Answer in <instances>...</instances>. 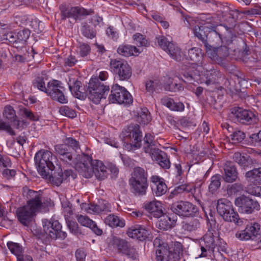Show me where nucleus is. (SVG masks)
I'll return each mask as SVG.
<instances>
[{
	"mask_svg": "<svg viewBox=\"0 0 261 261\" xmlns=\"http://www.w3.org/2000/svg\"><path fill=\"white\" fill-rule=\"evenodd\" d=\"M70 147L75 152H78L80 149L79 142L71 137L66 138L64 140V144L55 145L56 153L58 155L59 159L63 162L72 165L75 164L73 154L70 151Z\"/></svg>",
	"mask_w": 261,
	"mask_h": 261,
	"instance_id": "1",
	"label": "nucleus"
},
{
	"mask_svg": "<svg viewBox=\"0 0 261 261\" xmlns=\"http://www.w3.org/2000/svg\"><path fill=\"white\" fill-rule=\"evenodd\" d=\"M110 90L109 86L105 85L98 78L91 79L86 87V97L95 104L101 99L106 98Z\"/></svg>",
	"mask_w": 261,
	"mask_h": 261,
	"instance_id": "2",
	"label": "nucleus"
},
{
	"mask_svg": "<svg viewBox=\"0 0 261 261\" xmlns=\"http://www.w3.org/2000/svg\"><path fill=\"white\" fill-rule=\"evenodd\" d=\"M52 160V153L44 149L40 150L35 155L34 160L38 171L43 177L47 178L49 171H53L55 168Z\"/></svg>",
	"mask_w": 261,
	"mask_h": 261,
	"instance_id": "3",
	"label": "nucleus"
},
{
	"mask_svg": "<svg viewBox=\"0 0 261 261\" xmlns=\"http://www.w3.org/2000/svg\"><path fill=\"white\" fill-rule=\"evenodd\" d=\"M217 211L225 221L233 222L239 226L242 225L243 221L239 218L238 213L234 211L231 202L225 198L219 199Z\"/></svg>",
	"mask_w": 261,
	"mask_h": 261,
	"instance_id": "4",
	"label": "nucleus"
},
{
	"mask_svg": "<svg viewBox=\"0 0 261 261\" xmlns=\"http://www.w3.org/2000/svg\"><path fill=\"white\" fill-rule=\"evenodd\" d=\"M123 146L128 150H136L141 147L142 141V132L138 124H130L126 130Z\"/></svg>",
	"mask_w": 261,
	"mask_h": 261,
	"instance_id": "5",
	"label": "nucleus"
},
{
	"mask_svg": "<svg viewBox=\"0 0 261 261\" xmlns=\"http://www.w3.org/2000/svg\"><path fill=\"white\" fill-rule=\"evenodd\" d=\"M153 244L154 247L156 248V261H178L179 259L176 254L172 253V251L167 243L160 237H156L154 240Z\"/></svg>",
	"mask_w": 261,
	"mask_h": 261,
	"instance_id": "6",
	"label": "nucleus"
},
{
	"mask_svg": "<svg viewBox=\"0 0 261 261\" xmlns=\"http://www.w3.org/2000/svg\"><path fill=\"white\" fill-rule=\"evenodd\" d=\"M171 210L174 214L183 217H193L199 214L198 207L187 201L174 202L171 206Z\"/></svg>",
	"mask_w": 261,
	"mask_h": 261,
	"instance_id": "7",
	"label": "nucleus"
},
{
	"mask_svg": "<svg viewBox=\"0 0 261 261\" xmlns=\"http://www.w3.org/2000/svg\"><path fill=\"white\" fill-rule=\"evenodd\" d=\"M65 91V89L61 81L53 80L47 83L46 93L54 100L61 103H67L68 99L64 94Z\"/></svg>",
	"mask_w": 261,
	"mask_h": 261,
	"instance_id": "8",
	"label": "nucleus"
},
{
	"mask_svg": "<svg viewBox=\"0 0 261 261\" xmlns=\"http://www.w3.org/2000/svg\"><path fill=\"white\" fill-rule=\"evenodd\" d=\"M42 223L44 232L51 239L64 240L66 238L67 233L62 230V225L58 221L44 219Z\"/></svg>",
	"mask_w": 261,
	"mask_h": 261,
	"instance_id": "9",
	"label": "nucleus"
},
{
	"mask_svg": "<svg viewBox=\"0 0 261 261\" xmlns=\"http://www.w3.org/2000/svg\"><path fill=\"white\" fill-rule=\"evenodd\" d=\"M234 204L241 214H251L260 208L259 204L256 200L244 195L236 198Z\"/></svg>",
	"mask_w": 261,
	"mask_h": 261,
	"instance_id": "10",
	"label": "nucleus"
},
{
	"mask_svg": "<svg viewBox=\"0 0 261 261\" xmlns=\"http://www.w3.org/2000/svg\"><path fill=\"white\" fill-rule=\"evenodd\" d=\"M109 100L110 102L113 103L127 105L133 102V98L130 94L125 88L117 84L112 86Z\"/></svg>",
	"mask_w": 261,
	"mask_h": 261,
	"instance_id": "11",
	"label": "nucleus"
},
{
	"mask_svg": "<svg viewBox=\"0 0 261 261\" xmlns=\"http://www.w3.org/2000/svg\"><path fill=\"white\" fill-rule=\"evenodd\" d=\"M231 117L237 121L245 125L257 124L258 118L251 111L240 107H234L231 109Z\"/></svg>",
	"mask_w": 261,
	"mask_h": 261,
	"instance_id": "12",
	"label": "nucleus"
},
{
	"mask_svg": "<svg viewBox=\"0 0 261 261\" xmlns=\"http://www.w3.org/2000/svg\"><path fill=\"white\" fill-rule=\"evenodd\" d=\"M213 230L208 229L206 234L202 237L200 242L201 253L199 255L200 257H206L207 251H214V249L217 245L215 239L217 237L214 234Z\"/></svg>",
	"mask_w": 261,
	"mask_h": 261,
	"instance_id": "13",
	"label": "nucleus"
},
{
	"mask_svg": "<svg viewBox=\"0 0 261 261\" xmlns=\"http://www.w3.org/2000/svg\"><path fill=\"white\" fill-rule=\"evenodd\" d=\"M197 67H199V75L203 76L205 78V83L207 86L219 82L220 80L224 77L223 74L219 70L214 68L213 67L208 68V69L204 68L203 66Z\"/></svg>",
	"mask_w": 261,
	"mask_h": 261,
	"instance_id": "14",
	"label": "nucleus"
},
{
	"mask_svg": "<svg viewBox=\"0 0 261 261\" xmlns=\"http://www.w3.org/2000/svg\"><path fill=\"white\" fill-rule=\"evenodd\" d=\"M260 225L257 222H253L247 225L245 228L236 233V237L241 241L253 240L260 234Z\"/></svg>",
	"mask_w": 261,
	"mask_h": 261,
	"instance_id": "15",
	"label": "nucleus"
},
{
	"mask_svg": "<svg viewBox=\"0 0 261 261\" xmlns=\"http://www.w3.org/2000/svg\"><path fill=\"white\" fill-rule=\"evenodd\" d=\"M74 164H76V168L83 177L89 178L92 176L93 170L92 166V158L90 156L83 154L81 162H75Z\"/></svg>",
	"mask_w": 261,
	"mask_h": 261,
	"instance_id": "16",
	"label": "nucleus"
},
{
	"mask_svg": "<svg viewBox=\"0 0 261 261\" xmlns=\"http://www.w3.org/2000/svg\"><path fill=\"white\" fill-rule=\"evenodd\" d=\"M38 212L37 211L26 205L18 208L16 210L18 221L24 226H28L30 224L33 217Z\"/></svg>",
	"mask_w": 261,
	"mask_h": 261,
	"instance_id": "17",
	"label": "nucleus"
},
{
	"mask_svg": "<svg viewBox=\"0 0 261 261\" xmlns=\"http://www.w3.org/2000/svg\"><path fill=\"white\" fill-rule=\"evenodd\" d=\"M232 159L241 168L244 170L252 168L254 165H256V160L245 153L236 152L233 154Z\"/></svg>",
	"mask_w": 261,
	"mask_h": 261,
	"instance_id": "18",
	"label": "nucleus"
},
{
	"mask_svg": "<svg viewBox=\"0 0 261 261\" xmlns=\"http://www.w3.org/2000/svg\"><path fill=\"white\" fill-rule=\"evenodd\" d=\"M51 171L50 175H49V179L57 186L60 185L63 180H65L70 176L72 179H74L76 177V174L73 172L72 170H65L63 172L62 170L59 169L58 171H55L52 173Z\"/></svg>",
	"mask_w": 261,
	"mask_h": 261,
	"instance_id": "19",
	"label": "nucleus"
},
{
	"mask_svg": "<svg viewBox=\"0 0 261 261\" xmlns=\"http://www.w3.org/2000/svg\"><path fill=\"white\" fill-rule=\"evenodd\" d=\"M25 196L28 199L26 205L39 212L43 206L41 200V194L38 192L28 189Z\"/></svg>",
	"mask_w": 261,
	"mask_h": 261,
	"instance_id": "20",
	"label": "nucleus"
},
{
	"mask_svg": "<svg viewBox=\"0 0 261 261\" xmlns=\"http://www.w3.org/2000/svg\"><path fill=\"white\" fill-rule=\"evenodd\" d=\"M126 233L129 237L141 241L145 240L149 234L148 230L140 225L130 226L128 228Z\"/></svg>",
	"mask_w": 261,
	"mask_h": 261,
	"instance_id": "21",
	"label": "nucleus"
},
{
	"mask_svg": "<svg viewBox=\"0 0 261 261\" xmlns=\"http://www.w3.org/2000/svg\"><path fill=\"white\" fill-rule=\"evenodd\" d=\"M142 149L144 152L148 153L151 158L156 155L161 150L157 148L154 137L150 134H146L144 137Z\"/></svg>",
	"mask_w": 261,
	"mask_h": 261,
	"instance_id": "22",
	"label": "nucleus"
},
{
	"mask_svg": "<svg viewBox=\"0 0 261 261\" xmlns=\"http://www.w3.org/2000/svg\"><path fill=\"white\" fill-rule=\"evenodd\" d=\"M69 88L74 97L80 99H85L86 98V87L82 88L81 81L77 80L70 79L68 83Z\"/></svg>",
	"mask_w": 261,
	"mask_h": 261,
	"instance_id": "23",
	"label": "nucleus"
},
{
	"mask_svg": "<svg viewBox=\"0 0 261 261\" xmlns=\"http://www.w3.org/2000/svg\"><path fill=\"white\" fill-rule=\"evenodd\" d=\"M223 179L226 182L232 183L238 178V172L236 166L230 161H226L224 168Z\"/></svg>",
	"mask_w": 261,
	"mask_h": 261,
	"instance_id": "24",
	"label": "nucleus"
},
{
	"mask_svg": "<svg viewBox=\"0 0 261 261\" xmlns=\"http://www.w3.org/2000/svg\"><path fill=\"white\" fill-rule=\"evenodd\" d=\"M132 192L136 195L142 196L146 193L148 187V181L128 180Z\"/></svg>",
	"mask_w": 261,
	"mask_h": 261,
	"instance_id": "25",
	"label": "nucleus"
},
{
	"mask_svg": "<svg viewBox=\"0 0 261 261\" xmlns=\"http://www.w3.org/2000/svg\"><path fill=\"white\" fill-rule=\"evenodd\" d=\"M92 166L93 174L98 179L101 180L107 177V167L103 164L102 162L92 159Z\"/></svg>",
	"mask_w": 261,
	"mask_h": 261,
	"instance_id": "26",
	"label": "nucleus"
},
{
	"mask_svg": "<svg viewBox=\"0 0 261 261\" xmlns=\"http://www.w3.org/2000/svg\"><path fill=\"white\" fill-rule=\"evenodd\" d=\"M144 208L155 218H160L164 213L162 203L159 201H152L146 203Z\"/></svg>",
	"mask_w": 261,
	"mask_h": 261,
	"instance_id": "27",
	"label": "nucleus"
},
{
	"mask_svg": "<svg viewBox=\"0 0 261 261\" xmlns=\"http://www.w3.org/2000/svg\"><path fill=\"white\" fill-rule=\"evenodd\" d=\"M172 215L163 214L161 217V219L159 222V228L163 230H167L171 229L176 222V220L174 219V217H171Z\"/></svg>",
	"mask_w": 261,
	"mask_h": 261,
	"instance_id": "28",
	"label": "nucleus"
},
{
	"mask_svg": "<svg viewBox=\"0 0 261 261\" xmlns=\"http://www.w3.org/2000/svg\"><path fill=\"white\" fill-rule=\"evenodd\" d=\"M111 208L110 204L105 200H99L97 203L91 204L89 206V210L97 214L110 212Z\"/></svg>",
	"mask_w": 261,
	"mask_h": 261,
	"instance_id": "29",
	"label": "nucleus"
},
{
	"mask_svg": "<svg viewBox=\"0 0 261 261\" xmlns=\"http://www.w3.org/2000/svg\"><path fill=\"white\" fill-rule=\"evenodd\" d=\"M245 176L255 185H261V167L254 165L252 169L246 172Z\"/></svg>",
	"mask_w": 261,
	"mask_h": 261,
	"instance_id": "30",
	"label": "nucleus"
},
{
	"mask_svg": "<svg viewBox=\"0 0 261 261\" xmlns=\"http://www.w3.org/2000/svg\"><path fill=\"white\" fill-rule=\"evenodd\" d=\"M119 54L125 57L130 56H138L141 51L137 47L132 45H122L119 46L117 49Z\"/></svg>",
	"mask_w": 261,
	"mask_h": 261,
	"instance_id": "31",
	"label": "nucleus"
},
{
	"mask_svg": "<svg viewBox=\"0 0 261 261\" xmlns=\"http://www.w3.org/2000/svg\"><path fill=\"white\" fill-rule=\"evenodd\" d=\"M114 72L120 80L129 79L132 73L130 66H114Z\"/></svg>",
	"mask_w": 261,
	"mask_h": 261,
	"instance_id": "32",
	"label": "nucleus"
},
{
	"mask_svg": "<svg viewBox=\"0 0 261 261\" xmlns=\"http://www.w3.org/2000/svg\"><path fill=\"white\" fill-rule=\"evenodd\" d=\"M131 177L129 180L148 181V173L143 168L139 166L135 167L131 173Z\"/></svg>",
	"mask_w": 261,
	"mask_h": 261,
	"instance_id": "33",
	"label": "nucleus"
},
{
	"mask_svg": "<svg viewBox=\"0 0 261 261\" xmlns=\"http://www.w3.org/2000/svg\"><path fill=\"white\" fill-rule=\"evenodd\" d=\"M104 222L106 225L111 227H123L125 224L124 220L114 214H110L107 216Z\"/></svg>",
	"mask_w": 261,
	"mask_h": 261,
	"instance_id": "34",
	"label": "nucleus"
},
{
	"mask_svg": "<svg viewBox=\"0 0 261 261\" xmlns=\"http://www.w3.org/2000/svg\"><path fill=\"white\" fill-rule=\"evenodd\" d=\"M152 160L156 161L159 165L164 169H169L170 167V162L167 154L163 151H159L156 155L152 156Z\"/></svg>",
	"mask_w": 261,
	"mask_h": 261,
	"instance_id": "35",
	"label": "nucleus"
},
{
	"mask_svg": "<svg viewBox=\"0 0 261 261\" xmlns=\"http://www.w3.org/2000/svg\"><path fill=\"white\" fill-rule=\"evenodd\" d=\"M166 52L168 53L173 59L176 61H179L184 59L183 53L179 47L173 42L170 45Z\"/></svg>",
	"mask_w": 261,
	"mask_h": 261,
	"instance_id": "36",
	"label": "nucleus"
},
{
	"mask_svg": "<svg viewBox=\"0 0 261 261\" xmlns=\"http://www.w3.org/2000/svg\"><path fill=\"white\" fill-rule=\"evenodd\" d=\"M188 57L193 62L191 63V65H197L202 58L200 49L196 47L190 49L188 51Z\"/></svg>",
	"mask_w": 261,
	"mask_h": 261,
	"instance_id": "37",
	"label": "nucleus"
},
{
	"mask_svg": "<svg viewBox=\"0 0 261 261\" xmlns=\"http://www.w3.org/2000/svg\"><path fill=\"white\" fill-rule=\"evenodd\" d=\"M221 176L219 174L213 175L210 179L208 186V191L212 194H214L219 189L221 186Z\"/></svg>",
	"mask_w": 261,
	"mask_h": 261,
	"instance_id": "38",
	"label": "nucleus"
},
{
	"mask_svg": "<svg viewBox=\"0 0 261 261\" xmlns=\"http://www.w3.org/2000/svg\"><path fill=\"white\" fill-rule=\"evenodd\" d=\"M113 245L114 248H116L122 254L130 246L125 240L116 237L113 239Z\"/></svg>",
	"mask_w": 261,
	"mask_h": 261,
	"instance_id": "39",
	"label": "nucleus"
},
{
	"mask_svg": "<svg viewBox=\"0 0 261 261\" xmlns=\"http://www.w3.org/2000/svg\"><path fill=\"white\" fill-rule=\"evenodd\" d=\"M151 187L153 194L156 196H161L167 191V187L164 181L158 182V185H151Z\"/></svg>",
	"mask_w": 261,
	"mask_h": 261,
	"instance_id": "40",
	"label": "nucleus"
},
{
	"mask_svg": "<svg viewBox=\"0 0 261 261\" xmlns=\"http://www.w3.org/2000/svg\"><path fill=\"white\" fill-rule=\"evenodd\" d=\"M3 115L5 118L10 122L15 121L17 117L14 108L10 105L5 106L3 112Z\"/></svg>",
	"mask_w": 261,
	"mask_h": 261,
	"instance_id": "41",
	"label": "nucleus"
},
{
	"mask_svg": "<svg viewBox=\"0 0 261 261\" xmlns=\"http://www.w3.org/2000/svg\"><path fill=\"white\" fill-rule=\"evenodd\" d=\"M244 190V186L239 182L228 185L227 187V193L230 196L241 193Z\"/></svg>",
	"mask_w": 261,
	"mask_h": 261,
	"instance_id": "42",
	"label": "nucleus"
},
{
	"mask_svg": "<svg viewBox=\"0 0 261 261\" xmlns=\"http://www.w3.org/2000/svg\"><path fill=\"white\" fill-rule=\"evenodd\" d=\"M91 12V10H88L80 7L70 8V13L74 19H78L81 16L89 15Z\"/></svg>",
	"mask_w": 261,
	"mask_h": 261,
	"instance_id": "43",
	"label": "nucleus"
},
{
	"mask_svg": "<svg viewBox=\"0 0 261 261\" xmlns=\"http://www.w3.org/2000/svg\"><path fill=\"white\" fill-rule=\"evenodd\" d=\"M138 115V121L142 124H147L151 120L150 113L146 108L141 109Z\"/></svg>",
	"mask_w": 261,
	"mask_h": 261,
	"instance_id": "44",
	"label": "nucleus"
},
{
	"mask_svg": "<svg viewBox=\"0 0 261 261\" xmlns=\"http://www.w3.org/2000/svg\"><path fill=\"white\" fill-rule=\"evenodd\" d=\"M200 227V223L198 219H192L188 222L182 223V228L188 231H193L197 230Z\"/></svg>",
	"mask_w": 261,
	"mask_h": 261,
	"instance_id": "45",
	"label": "nucleus"
},
{
	"mask_svg": "<svg viewBox=\"0 0 261 261\" xmlns=\"http://www.w3.org/2000/svg\"><path fill=\"white\" fill-rule=\"evenodd\" d=\"M160 86L161 82L158 79L149 80L145 83L146 90L150 93H153Z\"/></svg>",
	"mask_w": 261,
	"mask_h": 261,
	"instance_id": "46",
	"label": "nucleus"
},
{
	"mask_svg": "<svg viewBox=\"0 0 261 261\" xmlns=\"http://www.w3.org/2000/svg\"><path fill=\"white\" fill-rule=\"evenodd\" d=\"M204 45L208 57L213 60L218 61L217 47H213L206 42H204Z\"/></svg>",
	"mask_w": 261,
	"mask_h": 261,
	"instance_id": "47",
	"label": "nucleus"
},
{
	"mask_svg": "<svg viewBox=\"0 0 261 261\" xmlns=\"http://www.w3.org/2000/svg\"><path fill=\"white\" fill-rule=\"evenodd\" d=\"M134 43L136 44L138 47L147 46L148 42L146 39L140 33H137L133 36Z\"/></svg>",
	"mask_w": 261,
	"mask_h": 261,
	"instance_id": "48",
	"label": "nucleus"
},
{
	"mask_svg": "<svg viewBox=\"0 0 261 261\" xmlns=\"http://www.w3.org/2000/svg\"><path fill=\"white\" fill-rule=\"evenodd\" d=\"M7 245L11 252L16 256L23 252L22 247L18 243L8 242Z\"/></svg>",
	"mask_w": 261,
	"mask_h": 261,
	"instance_id": "49",
	"label": "nucleus"
},
{
	"mask_svg": "<svg viewBox=\"0 0 261 261\" xmlns=\"http://www.w3.org/2000/svg\"><path fill=\"white\" fill-rule=\"evenodd\" d=\"M81 30L82 34L87 38L92 39L96 36L95 31L87 23L83 25Z\"/></svg>",
	"mask_w": 261,
	"mask_h": 261,
	"instance_id": "50",
	"label": "nucleus"
},
{
	"mask_svg": "<svg viewBox=\"0 0 261 261\" xmlns=\"http://www.w3.org/2000/svg\"><path fill=\"white\" fill-rule=\"evenodd\" d=\"M192 187L187 184H182L177 187L171 192V194L173 195H177L179 193L183 192L189 193L191 192Z\"/></svg>",
	"mask_w": 261,
	"mask_h": 261,
	"instance_id": "51",
	"label": "nucleus"
},
{
	"mask_svg": "<svg viewBox=\"0 0 261 261\" xmlns=\"http://www.w3.org/2000/svg\"><path fill=\"white\" fill-rule=\"evenodd\" d=\"M60 113L70 118H74L76 116L75 111L68 106H62L60 108Z\"/></svg>",
	"mask_w": 261,
	"mask_h": 261,
	"instance_id": "52",
	"label": "nucleus"
},
{
	"mask_svg": "<svg viewBox=\"0 0 261 261\" xmlns=\"http://www.w3.org/2000/svg\"><path fill=\"white\" fill-rule=\"evenodd\" d=\"M33 85L37 87L39 90L46 93L47 87H45L44 77L43 76H37L33 81Z\"/></svg>",
	"mask_w": 261,
	"mask_h": 261,
	"instance_id": "53",
	"label": "nucleus"
},
{
	"mask_svg": "<svg viewBox=\"0 0 261 261\" xmlns=\"http://www.w3.org/2000/svg\"><path fill=\"white\" fill-rule=\"evenodd\" d=\"M172 243V248H170L172 251V253L176 254L177 257L180 259V256L182 255V245L179 242H174Z\"/></svg>",
	"mask_w": 261,
	"mask_h": 261,
	"instance_id": "54",
	"label": "nucleus"
},
{
	"mask_svg": "<svg viewBox=\"0 0 261 261\" xmlns=\"http://www.w3.org/2000/svg\"><path fill=\"white\" fill-rule=\"evenodd\" d=\"M17 43H19L24 44L27 40L29 38L30 32L28 30H21L16 32Z\"/></svg>",
	"mask_w": 261,
	"mask_h": 261,
	"instance_id": "55",
	"label": "nucleus"
},
{
	"mask_svg": "<svg viewBox=\"0 0 261 261\" xmlns=\"http://www.w3.org/2000/svg\"><path fill=\"white\" fill-rule=\"evenodd\" d=\"M159 45L165 51L168 48V47L172 43L169 41L167 38L163 36H160L156 37Z\"/></svg>",
	"mask_w": 261,
	"mask_h": 261,
	"instance_id": "56",
	"label": "nucleus"
},
{
	"mask_svg": "<svg viewBox=\"0 0 261 261\" xmlns=\"http://www.w3.org/2000/svg\"><path fill=\"white\" fill-rule=\"evenodd\" d=\"M0 131H6L11 136L16 135L11 125L0 118Z\"/></svg>",
	"mask_w": 261,
	"mask_h": 261,
	"instance_id": "57",
	"label": "nucleus"
},
{
	"mask_svg": "<svg viewBox=\"0 0 261 261\" xmlns=\"http://www.w3.org/2000/svg\"><path fill=\"white\" fill-rule=\"evenodd\" d=\"M245 136V134L241 130H236L230 135L231 139L234 143L241 142Z\"/></svg>",
	"mask_w": 261,
	"mask_h": 261,
	"instance_id": "58",
	"label": "nucleus"
},
{
	"mask_svg": "<svg viewBox=\"0 0 261 261\" xmlns=\"http://www.w3.org/2000/svg\"><path fill=\"white\" fill-rule=\"evenodd\" d=\"M204 27L195 26L193 29V33L195 36H196L199 39L201 40L203 42H206L204 38L207 35L204 31Z\"/></svg>",
	"mask_w": 261,
	"mask_h": 261,
	"instance_id": "59",
	"label": "nucleus"
},
{
	"mask_svg": "<svg viewBox=\"0 0 261 261\" xmlns=\"http://www.w3.org/2000/svg\"><path fill=\"white\" fill-rule=\"evenodd\" d=\"M90 51V46L85 43H81L77 47L76 51L81 57L87 56Z\"/></svg>",
	"mask_w": 261,
	"mask_h": 261,
	"instance_id": "60",
	"label": "nucleus"
},
{
	"mask_svg": "<svg viewBox=\"0 0 261 261\" xmlns=\"http://www.w3.org/2000/svg\"><path fill=\"white\" fill-rule=\"evenodd\" d=\"M67 226L69 229L70 231L74 234L80 233V231L79 228V225L76 222L66 220Z\"/></svg>",
	"mask_w": 261,
	"mask_h": 261,
	"instance_id": "61",
	"label": "nucleus"
},
{
	"mask_svg": "<svg viewBox=\"0 0 261 261\" xmlns=\"http://www.w3.org/2000/svg\"><path fill=\"white\" fill-rule=\"evenodd\" d=\"M123 254L125 255L128 258L135 260L138 258V253L134 247L129 246L128 249L125 251Z\"/></svg>",
	"mask_w": 261,
	"mask_h": 261,
	"instance_id": "62",
	"label": "nucleus"
},
{
	"mask_svg": "<svg viewBox=\"0 0 261 261\" xmlns=\"http://www.w3.org/2000/svg\"><path fill=\"white\" fill-rule=\"evenodd\" d=\"M4 39L8 40L11 43H17V35L15 32H8L3 35Z\"/></svg>",
	"mask_w": 261,
	"mask_h": 261,
	"instance_id": "63",
	"label": "nucleus"
},
{
	"mask_svg": "<svg viewBox=\"0 0 261 261\" xmlns=\"http://www.w3.org/2000/svg\"><path fill=\"white\" fill-rule=\"evenodd\" d=\"M181 125L185 127H189L191 126H195L196 123L193 119L189 117H184L180 120Z\"/></svg>",
	"mask_w": 261,
	"mask_h": 261,
	"instance_id": "64",
	"label": "nucleus"
}]
</instances>
